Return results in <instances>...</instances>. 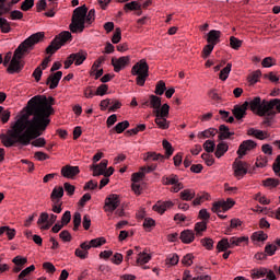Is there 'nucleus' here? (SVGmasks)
I'll return each mask as SVG.
<instances>
[{"label":"nucleus","instance_id":"nucleus-22","mask_svg":"<svg viewBox=\"0 0 280 280\" xmlns=\"http://www.w3.org/2000/svg\"><path fill=\"white\" fill-rule=\"evenodd\" d=\"M179 240H182L183 244H191L196 240V234L192 230H184L180 233Z\"/></svg>","mask_w":280,"mask_h":280},{"label":"nucleus","instance_id":"nucleus-37","mask_svg":"<svg viewBox=\"0 0 280 280\" xmlns=\"http://www.w3.org/2000/svg\"><path fill=\"white\" fill-rule=\"evenodd\" d=\"M218 135V129L209 128L205 131L198 133L199 139H209V137H215Z\"/></svg>","mask_w":280,"mask_h":280},{"label":"nucleus","instance_id":"nucleus-57","mask_svg":"<svg viewBox=\"0 0 280 280\" xmlns=\"http://www.w3.org/2000/svg\"><path fill=\"white\" fill-rule=\"evenodd\" d=\"M178 261H179V258L176 254H171L166 258V264H170V266H176Z\"/></svg>","mask_w":280,"mask_h":280},{"label":"nucleus","instance_id":"nucleus-6","mask_svg":"<svg viewBox=\"0 0 280 280\" xmlns=\"http://www.w3.org/2000/svg\"><path fill=\"white\" fill-rule=\"evenodd\" d=\"M149 71H150V66H148V62L145 61V59H141L131 68V75H137L136 82L138 86L145 85V80H148L150 75Z\"/></svg>","mask_w":280,"mask_h":280},{"label":"nucleus","instance_id":"nucleus-41","mask_svg":"<svg viewBox=\"0 0 280 280\" xmlns=\"http://www.w3.org/2000/svg\"><path fill=\"white\" fill-rule=\"evenodd\" d=\"M62 196H65V188H62V186H59V187H55L52 189V192H51V199L52 200H60V198H62Z\"/></svg>","mask_w":280,"mask_h":280},{"label":"nucleus","instance_id":"nucleus-59","mask_svg":"<svg viewBox=\"0 0 280 280\" xmlns=\"http://www.w3.org/2000/svg\"><path fill=\"white\" fill-rule=\"evenodd\" d=\"M10 19L11 21H21L23 19V12L19 10L11 11Z\"/></svg>","mask_w":280,"mask_h":280},{"label":"nucleus","instance_id":"nucleus-34","mask_svg":"<svg viewBox=\"0 0 280 280\" xmlns=\"http://www.w3.org/2000/svg\"><path fill=\"white\" fill-rule=\"evenodd\" d=\"M184 280H211V276H198V277H191V273L189 270H185L183 275Z\"/></svg>","mask_w":280,"mask_h":280},{"label":"nucleus","instance_id":"nucleus-38","mask_svg":"<svg viewBox=\"0 0 280 280\" xmlns=\"http://www.w3.org/2000/svg\"><path fill=\"white\" fill-rule=\"evenodd\" d=\"M152 259V256L145 252H140L138 254L137 264H140V266H143V264H148Z\"/></svg>","mask_w":280,"mask_h":280},{"label":"nucleus","instance_id":"nucleus-47","mask_svg":"<svg viewBox=\"0 0 280 280\" xmlns=\"http://www.w3.org/2000/svg\"><path fill=\"white\" fill-rule=\"evenodd\" d=\"M167 91V86H165V81H159L155 85V95H163Z\"/></svg>","mask_w":280,"mask_h":280},{"label":"nucleus","instance_id":"nucleus-16","mask_svg":"<svg viewBox=\"0 0 280 280\" xmlns=\"http://www.w3.org/2000/svg\"><path fill=\"white\" fill-rule=\"evenodd\" d=\"M89 250H91V246H89V242L81 243L80 247L74 250L75 257L79 259H88Z\"/></svg>","mask_w":280,"mask_h":280},{"label":"nucleus","instance_id":"nucleus-31","mask_svg":"<svg viewBox=\"0 0 280 280\" xmlns=\"http://www.w3.org/2000/svg\"><path fill=\"white\" fill-rule=\"evenodd\" d=\"M125 12H137V10H141V2L131 1L124 5Z\"/></svg>","mask_w":280,"mask_h":280},{"label":"nucleus","instance_id":"nucleus-27","mask_svg":"<svg viewBox=\"0 0 280 280\" xmlns=\"http://www.w3.org/2000/svg\"><path fill=\"white\" fill-rule=\"evenodd\" d=\"M231 248V243L229 242V238L224 237L217 244V250L218 253H226Z\"/></svg>","mask_w":280,"mask_h":280},{"label":"nucleus","instance_id":"nucleus-54","mask_svg":"<svg viewBox=\"0 0 280 280\" xmlns=\"http://www.w3.org/2000/svg\"><path fill=\"white\" fill-rule=\"evenodd\" d=\"M254 199L260 205H270V199H267L266 196H261V192L256 194Z\"/></svg>","mask_w":280,"mask_h":280},{"label":"nucleus","instance_id":"nucleus-49","mask_svg":"<svg viewBox=\"0 0 280 280\" xmlns=\"http://www.w3.org/2000/svg\"><path fill=\"white\" fill-rule=\"evenodd\" d=\"M253 240H256V242H266L268 240V234L264 233V231L255 232L252 235Z\"/></svg>","mask_w":280,"mask_h":280},{"label":"nucleus","instance_id":"nucleus-43","mask_svg":"<svg viewBox=\"0 0 280 280\" xmlns=\"http://www.w3.org/2000/svg\"><path fill=\"white\" fill-rule=\"evenodd\" d=\"M36 270V267L34 265H31L30 267L25 268L20 272L18 276V280H27L25 277L30 275L31 272H34Z\"/></svg>","mask_w":280,"mask_h":280},{"label":"nucleus","instance_id":"nucleus-62","mask_svg":"<svg viewBox=\"0 0 280 280\" xmlns=\"http://www.w3.org/2000/svg\"><path fill=\"white\" fill-rule=\"evenodd\" d=\"M106 93H108V85L106 84H101L96 92L95 95H100L101 97H103V95H106Z\"/></svg>","mask_w":280,"mask_h":280},{"label":"nucleus","instance_id":"nucleus-45","mask_svg":"<svg viewBox=\"0 0 280 280\" xmlns=\"http://www.w3.org/2000/svg\"><path fill=\"white\" fill-rule=\"evenodd\" d=\"M0 30L2 34H10V32H12L10 22H8L5 19L0 20Z\"/></svg>","mask_w":280,"mask_h":280},{"label":"nucleus","instance_id":"nucleus-61","mask_svg":"<svg viewBox=\"0 0 280 280\" xmlns=\"http://www.w3.org/2000/svg\"><path fill=\"white\" fill-rule=\"evenodd\" d=\"M119 40H121V28H116L115 33L112 37V43L114 45H117V43H119Z\"/></svg>","mask_w":280,"mask_h":280},{"label":"nucleus","instance_id":"nucleus-35","mask_svg":"<svg viewBox=\"0 0 280 280\" xmlns=\"http://www.w3.org/2000/svg\"><path fill=\"white\" fill-rule=\"evenodd\" d=\"M268 275L267 268H259V269H253L252 270V279H262Z\"/></svg>","mask_w":280,"mask_h":280},{"label":"nucleus","instance_id":"nucleus-13","mask_svg":"<svg viewBox=\"0 0 280 280\" xmlns=\"http://www.w3.org/2000/svg\"><path fill=\"white\" fill-rule=\"evenodd\" d=\"M60 80H62V71H57L51 73L47 80L46 84L50 90L58 89V84H60Z\"/></svg>","mask_w":280,"mask_h":280},{"label":"nucleus","instance_id":"nucleus-8","mask_svg":"<svg viewBox=\"0 0 280 280\" xmlns=\"http://www.w3.org/2000/svg\"><path fill=\"white\" fill-rule=\"evenodd\" d=\"M233 205H235V201L231 199H228V201H215L212 205V212L217 213V215L221 218V220H226V215L220 213H226V211H229V209H231Z\"/></svg>","mask_w":280,"mask_h":280},{"label":"nucleus","instance_id":"nucleus-36","mask_svg":"<svg viewBox=\"0 0 280 280\" xmlns=\"http://www.w3.org/2000/svg\"><path fill=\"white\" fill-rule=\"evenodd\" d=\"M104 244H106V238L104 237L93 238L90 242H88L90 248H100V246H104Z\"/></svg>","mask_w":280,"mask_h":280},{"label":"nucleus","instance_id":"nucleus-12","mask_svg":"<svg viewBox=\"0 0 280 280\" xmlns=\"http://www.w3.org/2000/svg\"><path fill=\"white\" fill-rule=\"evenodd\" d=\"M119 205V195H109V197L105 199V211L113 213V211H115Z\"/></svg>","mask_w":280,"mask_h":280},{"label":"nucleus","instance_id":"nucleus-21","mask_svg":"<svg viewBox=\"0 0 280 280\" xmlns=\"http://www.w3.org/2000/svg\"><path fill=\"white\" fill-rule=\"evenodd\" d=\"M149 104H150V108H153L154 115L156 113H161V97L154 94H151L149 96Z\"/></svg>","mask_w":280,"mask_h":280},{"label":"nucleus","instance_id":"nucleus-24","mask_svg":"<svg viewBox=\"0 0 280 280\" xmlns=\"http://www.w3.org/2000/svg\"><path fill=\"white\" fill-rule=\"evenodd\" d=\"M165 117L166 116H161V112L155 114V124L162 130H167V128H170V124H167V119H165Z\"/></svg>","mask_w":280,"mask_h":280},{"label":"nucleus","instance_id":"nucleus-46","mask_svg":"<svg viewBox=\"0 0 280 280\" xmlns=\"http://www.w3.org/2000/svg\"><path fill=\"white\" fill-rule=\"evenodd\" d=\"M162 145L165 150V154H166L167 159H170V156H172V154H174V148L172 147V143H170V141H167V140H163Z\"/></svg>","mask_w":280,"mask_h":280},{"label":"nucleus","instance_id":"nucleus-4","mask_svg":"<svg viewBox=\"0 0 280 280\" xmlns=\"http://www.w3.org/2000/svg\"><path fill=\"white\" fill-rule=\"evenodd\" d=\"M95 21V9L86 8V4L78 7L74 9L72 14V20L69 25L70 32L72 34H82L85 27H89Z\"/></svg>","mask_w":280,"mask_h":280},{"label":"nucleus","instance_id":"nucleus-64","mask_svg":"<svg viewBox=\"0 0 280 280\" xmlns=\"http://www.w3.org/2000/svg\"><path fill=\"white\" fill-rule=\"evenodd\" d=\"M59 237L63 242H71V240H72L71 233H69V231H67V230L61 231L59 234Z\"/></svg>","mask_w":280,"mask_h":280},{"label":"nucleus","instance_id":"nucleus-51","mask_svg":"<svg viewBox=\"0 0 280 280\" xmlns=\"http://www.w3.org/2000/svg\"><path fill=\"white\" fill-rule=\"evenodd\" d=\"M230 46L232 47V49H240V47H242V40L237 39V37L235 36H231L230 37Z\"/></svg>","mask_w":280,"mask_h":280},{"label":"nucleus","instance_id":"nucleus-63","mask_svg":"<svg viewBox=\"0 0 280 280\" xmlns=\"http://www.w3.org/2000/svg\"><path fill=\"white\" fill-rule=\"evenodd\" d=\"M182 264L184 266H191V264H194V255L191 254L185 255L182 259Z\"/></svg>","mask_w":280,"mask_h":280},{"label":"nucleus","instance_id":"nucleus-14","mask_svg":"<svg viewBox=\"0 0 280 280\" xmlns=\"http://www.w3.org/2000/svg\"><path fill=\"white\" fill-rule=\"evenodd\" d=\"M248 110V101H245L242 105H235L232 113L235 119H244L246 112Z\"/></svg>","mask_w":280,"mask_h":280},{"label":"nucleus","instance_id":"nucleus-44","mask_svg":"<svg viewBox=\"0 0 280 280\" xmlns=\"http://www.w3.org/2000/svg\"><path fill=\"white\" fill-rule=\"evenodd\" d=\"M56 220H58V215L56 214H50V217L48 215V222L44 224L40 229L43 231H49V229H51V226H54V224L56 223Z\"/></svg>","mask_w":280,"mask_h":280},{"label":"nucleus","instance_id":"nucleus-56","mask_svg":"<svg viewBox=\"0 0 280 280\" xmlns=\"http://www.w3.org/2000/svg\"><path fill=\"white\" fill-rule=\"evenodd\" d=\"M12 261L15 266H20L23 268V266L27 264V258H23L22 256H15Z\"/></svg>","mask_w":280,"mask_h":280},{"label":"nucleus","instance_id":"nucleus-26","mask_svg":"<svg viewBox=\"0 0 280 280\" xmlns=\"http://www.w3.org/2000/svg\"><path fill=\"white\" fill-rule=\"evenodd\" d=\"M275 115H277V112L273 109H269L265 116H262L265 119L261 122V126H272V119H275Z\"/></svg>","mask_w":280,"mask_h":280},{"label":"nucleus","instance_id":"nucleus-58","mask_svg":"<svg viewBox=\"0 0 280 280\" xmlns=\"http://www.w3.org/2000/svg\"><path fill=\"white\" fill-rule=\"evenodd\" d=\"M265 253H267V255H269V257H272V255H275V253H277V245L267 244L265 246Z\"/></svg>","mask_w":280,"mask_h":280},{"label":"nucleus","instance_id":"nucleus-39","mask_svg":"<svg viewBox=\"0 0 280 280\" xmlns=\"http://www.w3.org/2000/svg\"><path fill=\"white\" fill-rule=\"evenodd\" d=\"M127 128H130V122L128 120H124L121 122H118L113 130H115V132H117V135H121V132H124V130H126Z\"/></svg>","mask_w":280,"mask_h":280},{"label":"nucleus","instance_id":"nucleus-3","mask_svg":"<svg viewBox=\"0 0 280 280\" xmlns=\"http://www.w3.org/2000/svg\"><path fill=\"white\" fill-rule=\"evenodd\" d=\"M44 39L45 33L37 32L22 42L13 54L11 62L7 69L8 73H21V71H23V63H21V60H23L25 54H30V51Z\"/></svg>","mask_w":280,"mask_h":280},{"label":"nucleus","instance_id":"nucleus-28","mask_svg":"<svg viewBox=\"0 0 280 280\" xmlns=\"http://www.w3.org/2000/svg\"><path fill=\"white\" fill-rule=\"evenodd\" d=\"M144 161H165V155L156 152H147L144 154Z\"/></svg>","mask_w":280,"mask_h":280},{"label":"nucleus","instance_id":"nucleus-33","mask_svg":"<svg viewBox=\"0 0 280 280\" xmlns=\"http://www.w3.org/2000/svg\"><path fill=\"white\" fill-rule=\"evenodd\" d=\"M3 233H5V235L8 236V240H12L13 237H16V230H14L10 226H1L0 228V237H1V235H3Z\"/></svg>","mask_w":280,"mask_h":280},{"label":"nucleus","instance_id":"nucleus-50","mask_svg":"<svg viewBox=\"0 0 280 280\" xmlns=\"http://www.w3.org/2000/svg\"><path fill=\"white\" fill-rule=\"evenodd\" d=\"M80 224H82V214H80V212H75L73 214V231H78L80 229Z\"/></svg>","mask_w":280,"mask_h":280},{"label":"nucleus","instance_id":"nucleus-48","mask_svg":"<svg viewBox=\"0 0 280 280\" xmlns=\"http://www.w3.org/2000/svg\"><path fill=\"white\" fill-rule=\"evenodd\" d=\"M203 150H206L208 154H211V152H215V142L213 140H207L203 143Z\"/></svg>","mask_w":280,"mask_h":280},{"label":"nucleus","instance_id":"nucleus-15","mask_svg":"<svg viewBox=\"0 0 280 280\" xmlns=\"http://www.w3.org/2000/svg\"><path fill=\"white\" fill-rule=\"evenodd\" d=\"M78 174H80L79 166L66 165L61 168V176H63V178H75Z\"/></svg>","mask_w":280,"mask_h":280},{"label":"nucleus","instance_id":"nucleus-23","mask_svg":"<svg viewBox=\"0 0 280 280\" xmlns=\"http://www.w3.org/2000/svg\"><path fill=\"white\" fill-rule=\"evenodd\" d=\"M247 135L249 137H255L256 139H259L260 141H264V139H268V137H270V133H268V131L257 130L255 128L248 129Z\"/></svg>","mask_w":280,"mask_h":280},{"label":"nucleus","instance_id":"nucleus-53","mask_svg":"<svg viewBox=\"0 0 280 280\" xmlns=\"http://www.w3.org/2000/svg\"><path fill=\"white\" fill-rule=\"evenodd\" d=\"M34 8V0H24L21 5V10L23 12H27L28 10H32Z\"/></svg>","mask_w":280,"mask_h":280},{"label":"nucleus","instance_id":"nucleus-1","mask_svg":"<svg viewBox=\"0 0 280 280\" xmlns=\"http://www.w3.org/2000/svg\"><path fill=\"white\" fill-rule=\"evenodd\" d=\"M56 104V98L52 96L36 95L27 102V114L33 115L32 119H27L30 124L36 128L39 132H45L47 126L51 124V115H54V105Z\"/></svg>","mask_w":280,"mask_h":280},{"label":"nucleus","instance_id":"nucleus-9","mask_svg":"<svg viewBox=\"0 0 280 280\" xmlns=\"http://www.w3.org/2000/svg\"><path fill=\"white\" fill-rule=\"evenodd\" d=\"M232 167L234 170V176L238 178V180L248 174V163L242 161L240 156L235 159Z\"/></svg>","mask_w":280,"mask_h":280},{"label":"nucleus","instance_id":"nucleus-60","mask_svg":"<svg viewBox=\"0 0 280 280\" xmlns=\"http://www.w3.org/2000/svg\"><path fill=\"white\" fill-rule=\"evenodd\" d=\"M262 183L265 187H277L279 185V179L267 178Z\"/></svg>","mask_w":280,"mask_h":280},{"label":"nucleus","instance_id":"nucleus-17","mask_svg":"<svg viewBox=\"0 0 280 280\" xmlns=\"http://www.w3.org/2000/svg\"><path fill=\"white\" fill-rule=\"evenodd\" d=\"M234 135H235V132L231 131L229 129V126L220 125V127H219V136H218V140L219 141H224L226 139H233L232 137Z\"/></svg>","mask_w":280,"mask_h":280},{"label":"nucleus","instance_id":"nucleus-32","mask_svg":"<svg viewBox=\"0 0 280 280\" xmlns=\"http://www.w3.org/2000/svg\"><path fill=\"white\" fill-rule=\"evenodd\" d=\"M182 200H186L189 202V200H194L196 198V191L194 189H185L179 194Z\"/></svg>","mask_w":280,"mask_h":280},{"label":"nucleus","instance_id":"nucleus-10","mask_svg":"<svg viewBox=\"0 0 280 280\" xmlns=\"http://www.w3.org/2000/svg\"><path fill=\"white\" fill-rule=\"evenodd\" d=\"M255 148H257V142L253 140L243 141L237 150L238 159H243V156H246L247 152H250V150H255Z\"/></svg>","mask_w":280,"mask_h":280},{"label":"nucleus","instance_id":"nucleus-25","mask_svg":"<svg viewBox=\"0 0 280 280\" xmlns=\"http://www.w3.org/2000/svg\"><path fill=\"white\" fill-rule=\"evenodd\" d=\"M86 56H88L86 51H83V50L72 54V58L74 60L75 67H80V65H82L84 60H86Z\"/></svg>","mask_w":280,"mask_h":280},{"label":"nucleus","instance_id":"nucleus-18","mask_svg":"<svg viewBox=\"0 0 280 280\" xmlns=\"http://www.w3.org/2000/svg\"><path fill=\"white\" fill-rule=\"evenodd\" d=\"M172 207H174V202L172 201H158L153 206V211H156L158 213L163 215L165 211H167V209H172Z\"/></svg>","mask_w":280,"mask_h":280},{"label":"nucleus","instance_id":"nucleus-30","mask_svg":"<svg viewBox=\"0 0 280 280\" xmlns=\"http://www.w3.org/2000/svg\"><path fill=\"white\" fill-rule=\"evenodd\" d=\"M163 185H178L180 183V179L178 178V175L171 174L170 176H164L162 178Z\"/></svg>","mask_w":280,"mask_h":280},{"label":"nucleus","instance_id":"nucleus-55","mask_svg":"<svg viewBox=\"0 0 280 280\" xmlns=\"http://www.w3.org/2000/svg\"><path fill=\"white\" fill-rule=\"evenodd\" d=\"M214 47L215 46H213L211 44L206 45L202 50V58H205V59L209 58V56H211V51H213Z\"/></svg>","mask_w":280,"mask_h":280},{"label":"nucleus","instance_id":"nucleus-29","mask_svg":"<svg viewBox=\"0 0 280 280\" xmlns=\"http://www.w3.org/2000/svg\"><path fill=\"white\" fill-rule=\"evenodd\" d=\"M229 242H230V248H235V246H242V244H244V242H248V237H246V236H242V237L233 236L229 240Z\"/></svg>","mask_w":280,"mask_h":280},{"label":"nucleus","instance_id":"nucleus-20","mask_svg":"<svg viewBox=\"0 0 280 280\" xmlns=\"http://www.w3.org/2000/svg\"><path fill=\"white\" fill-rule=\"evenodd\" d=\"M219 141L220 142L217 144L214 156H217V159H222V156L229 152V143H226L224 140Z\"/></svg>","mask_w":280,"mask_h":280},{"label":"nucleus","instance_id":"nucleus-42","mask_svg":"<svg viewBox=\"0 0 280 280\" xmlns=\"http://www.w3.org/2000/svg\"><path fill=\"white\" fill-rule=\"evenodd\" d=\"M259 78H261V70H256L247 77V80L249 84H257V82H259Z\"/></svg>","mask_w":280,"mask_h":280},{"label":"nucleus","instance_id":"nucleus-19","mask_svg":"<svg viewBox=\"0 0 280 280\" xmlns=\"http://www.w3.org/2000/svg\"><path fill=\"white\" fill-rule=\"evenodd\" d=\"M222 36V32L220 31H215V30H211L208 33V37H207V43L208 45H212V46H217L218 43H220V37Z\"/></svg>","mask_w":280,"mask_h":280},{"label":"nucleus","instance_id":"nucleus-2","mask_svg":"<svg viewBox=\"0 0 280 280\" xmlns=\"http://www.w3.org/2000/svg\"><path fill=\"white\" fill-rule=\"evenodd\" d=\"M42 132L33 127L28 120L25 122L22 119H18L12 126V129L5 133L0 135V139L4 148H12L15 143L21 145H30L33 139H38Z\"/></svg>","mask_w":280,"mask_h":280},{"label":"nucleus","instance_id":"nucleus-11","mask_svg":"<svg viewBox=\"0 0 280 280\" xmlns=\"http://www.w3.org/2000/svg\"><path fill=\"white\" fill-rule=\"evenodd\" d=\"M112 65L114 67V71L116 73H119V71H121V69H126V67H128V65H130V56L119 57L118 59L113 58Z\"/></svg>","mask_w":280,"mask_h":280},{"label":"nucleus","instance_id":"nucleus-5","mask_svg":"<svg viewBox=\"0 0 280 280\" xmlns=\"http://www.w3.org/2000/svg\"><path fill=\"white\" fill-rule=\"evenodd\" d=\"M248 108L252 113H256L258 117L266 116L268 110H272L276 107V110L280 113V98H272L270 101L262 100L259 96H255L250 101H247Z\"/></svg>","mask_w":280,"mask_h":280},{"label":"nucleus","instance_id":"nucleus-7","mask_svg":"<svg viewBox=\"0 0 280 280\" xmlns=\"http://www.w3.org/2000/svg\"><path fill=\"white\" fill-rule=\"evenodd\" d=\"M73 36L71 35V32L63 31L59 35H57L50 43V45L46 48V54L54 55L65 43H69Z\"/></svg>","mask_w":280,"mask_h":280},{"label":"nucleus","instance_id":"nucleus-52","mask_svg":"<svg viewBox=\"0 0 280 280\" xmlns=\"http://www.w3.org/2000/svg\"><path fill=\"white\" fill-rule=\"evenodd\" d=\"M195 231L197 235H200L202 232L207 231V222H198L195 224Z\"/></svg>","mask_w":280,"mask_h":280},{"label":"nucleus","instance_id":"nucleus-40","mask_svg":"<svg viewBox=\"0 0 280 280\" xmlns=\"http://www.w3.org/2000/svg\"><path fill=\"white\" fill-rule=\"evenodd\" d=\"M233 65L232 63H228L226 67H224L219 74L220 80H222L223 82L226 81L229 79V74L231 73V69H232Z\"/></svg>","mask_w":280,"mask_h":280}]
</instances>
